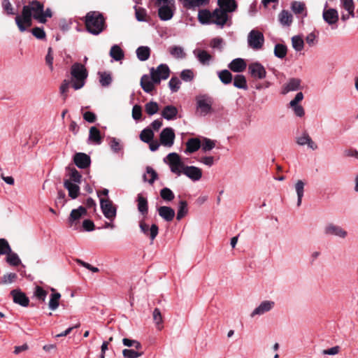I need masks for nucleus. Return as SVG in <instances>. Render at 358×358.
I'll return each mask as SVG.
<instances>
[{
  "mask_svg": "<svg viewBox=\"0 0 358 358\" xmlns=\"http://www.w3.org/2000/svg\"><path fill=\"white\" fill-rule=\"evenodd\" d=\"M84 22L87 31L96 36L103 32L106 28V19L99 11H90L84 17Z\"/></svg>",
  "mask_w": 358,
  "mask_h": 358,
  "instance_id": "1",
  "label": "nucleus"
},
{
  "mask_svg": "<svg viewBox=\"0 0 358 358\" xmlns=\"http://www.w3.org/2000/svg\"><path fill=\"white\" fill-rule=\"evenodd\" d=\"M71 76V85L75 90L84 87L88 76V72L85 66L79 62L72 64L70 71Z\"/></svg>",
  "mask_w": 358,
  "mask_h": 358,
  "instance_id": "2",
  "label": "nucleus"
},
{
  "mask_svg": "<svg viewBox=\"0 0 358 358\" xmlns=\"http://www.w3.org/2000/svg\"><path fill=\"white\" fill-rule=\"evenodd\" d=\"M213 99L208 94H201L196 97V110L202 116L212 113Z\"/></svg>",
  "mask_w": 358,
  "mask_h": 358,
  "instance_id": "3",
  "label": "nucleus"
},
{
  "mask_svg": "<svg viewBox=\"0 0 358 358\" xmlns=\"http://www.w3.org/2000/svg\"><path fill=\"white\" fill-rule=\"evenodd\" d=\"M166 158L168 159V164L172 173H175L178 176L182 174L186 165L181 160V158L178 153H169Z\"/></svg>",
  "mask_w": 358,
  "mask_h": 358,
  "instance_id": "4",
  "label": "nucleus"
},
{
  "mask_svg": "<svg viewBox=\"0 0 358 358\" xmlns=\"http://www.w3.org/2000/svg\"><path fill=\"white\" fill-rule=\"evenodd\" d=\"M247 41L250 48L259 50L262 49L265 40L262 32L257 29H252L249 32Z\"/></svg>",
  "mask_w": 358,
  "mask_h": 358,
  "instance_id": "5",
  "label": "nucleus"
},
{
  "mask_svg": "<svg viewBox=\"0 0 358 358\" xmlns=\"http://www.w3.org/2000/svg\"><path fill=\"white\" fill-rule=\"evenodd\" d=\"M150 76L156 84H159L162 80H166L170 76V69L166 64H159L156 69H150Z\"/></svg>",
  "mask_w": 358,
  "mask_h": 358,
  "instance_id": "6",
  "label": "nucleus"
},
{
  "mask_svg": "<svg viewBox=\"0 0 358 358\" xmlns=\"http://www.w3.org/2000/svg\"><path fill=\"white\" fill-rule=\"evenodd\" d=\"M212 24L222 29L225 25L231 26V18L224 10L217 8L212 12Z\"/></svg>",
  "mask_w": 358,
  "mask_h": 358,
  "instance_id": "7",
  "label": "nucleus"
},
{
  "mask_svg": "<svg viewBox=\"0 0 358 358\" xmlns=\"http://www.w3.org/2000/svg\"><path fill=\"white\" fill-rule=\"evenodd\" d=\"M100 207L106 218L110 221H113L117 215V208L113 205L112 201L108 199H100Z\"/></svg>",
  "mask_w": 358,
  "mask_h": 358,
  "instance_id": "8",
  "label": "nucleus"
},
{
  "mask_svg": "<svg viewBox=\"0 0 358 358\" xmlns=\"http://www.w3.org/2000/svg\"><path fill=\"white\" fill-rule=\"evenodd\" d=\"M32 16L33 15L29 13L27 7H23L22 15H16L15 18V23L21 32H24L27 29L24 24L27 27L31 26Z\"/></svg>",
  "mask_w": 358,
  "mask_h": 358,
  "instance_id": "9",
  "label": "nucleus"
},
{
  "mask_svg": "<svg viewBox=\"0 0 358 358\" xmlns=\"http://www.w3.org/2000/svg\"><path fill=\"white\" fill-rule=\"evenodd\" d=\"M32 16L33 15L29 13L27 7H23L22 15H16L15 18V23L21 32H24L27 29L24 24L27 27L31 26Z\"/></svg>",
  "mask_w": 358,
  "mask_h": 358,
  "instance_id": "10",
  "label": "nucleus"
},
{
  "mask_svg": "<svg viewBox=\"0 0 358 358\" xmlns=\"http://www.w3.org/2000/svg\"><path fill=\"white\" fill-rule=\"evenodd\" d=\"M175 138L174 130L171 127L163 129L159 134L160 143L166 147H171L174 143Z\"/></svg>",
  "mask_w": 358,
  "mask_h": 358,
  "instance_id": "11",
  "label": "nucleus"
},
{
  "mask_svg": "<svg viewBox=\"0 0 358 358\" xmlns=\"http://www.w3.org/2000/svg\"><path fill=\"white\" fill-rule=\"evenodd\" d=\"M324 233L327 236H335L341 238H345L348 235L345 229L333 223H329L324 227Z\"/></svg>",
  "mask_w": 358,
  "mask_h": 358,
  "instance_id": "12",
  "label": "nucleus"
},
{
  "mask_svg": "<svg viewBox=\"0 0 358 358\" xmlns=\"http://www.w3.org/2000/svg\"><path fill=\"white\" fill-rule=\"evenodd\" d=\"M248 72L252 78L257 79H263L266 76L265 68L257 62L249 64Z\"/></svg>",
  "mask_w": 358,
  "mask_h": 358,
  "instance_id": "13",
  "label": "nucleus"
},
{
  "mask_svg": "<svg viewBox=\"0 0 358 358\" xmlns=\"http://www.w3.org/2000/svg\"><path fill=\"white\" fill-rule=\"evenodd\" d=\"M275 302L273 301H263L253 311L250 313L251 317H255L257 315H262L266 313L269 312L273 308Z\"/></svg>",
  "mask_w": 358,
  "mask_h": 358,
  "instance_id": "14",
  "label": "nucleus"
},
{
  "mask_svg": "<svg viewBox=\"0 0 358 358\" xmlns=\"http://www.w3.org/2000/svg\"><path fill=\"white\" fill-rule=\"evenodd\" d=\"M139 227L141 232L149 237L151 241L155 240L159 232V228L157 224H152L151 227H149V225L143 220L140 222Z\"/></svg>",
  "mask_w": 358,
  "mask_h": 358,
  "instance_id": "15",
  "label": "nucleus"
},
{
  "mask_svg": "<svg viewBox=\"0 0 358 358\" xmlns=\"http://www.w3.org/2000/svg\"><path fill=\"white\" fill-rule=\"evenodd\" d=\"M13 301L15 303L22 307H27L29 304V299L20 289H15L10 292Z\"/></svg>",
  "mask_w": 358,
  "mask_h": 358,
  "instance_id": "16",
  "label": "nucleus"
},
{
  "mask_svg": "<svg viewBox=\"0 0 358 358\" xmlns=\"http://www.w3.org/2000/svg\"><path fill=\"white\" fill-rule=\"evenodd\" d=\"M185 176L189 178L192 181H198L202 178V170L194 166H185L182 173Z\"/></svg>",
  "mask_w": 358,
  "mask_h": 358,
  "instance_id": "17",
  "label": "nucleus"
},
{
  "mask_svg": "<svg viewBox=\"0 0 358 358\" xmlns=\"http://www.w3.org/2000/svg\"><path fill=\"white\" fill-rule=\"evenodd\" d=\"M73 162L79 169H84L90 166L91 159L87 154L78 152L74 155Z\"/></svg>",
  "mask_w": 358,
  "mask_h": 358,
  "instance_id": "18",
  "label": "nucleus"
},
{
  "mask_svg": "<svg viewBox=\"0 0 358 358\" xmlns=\"http://www.w3.org/2000/svg\"><path fill=\"white\" fill-rule=\"evenodd\" d=\"M324 20L329 25H334L338 21V11L334 8L324 9L322 13Z\"/></svg>",
  "mask_w": 358,
  "mask_h": 358,
  "instance_id": "19",
  "label": "nucleus"
},
{
  "mask_svg": "<svg viewBox=\"0 0 358 358\" xmlns=\"http://www.w3.org/2000/svg\"><path fill=\"white\" fill-rule=\"evenodd\" d=\"M159 215L165 221L171 222L175 217V210L169 206H160L157 208Z\"/></svg>",
  "mask_w": 358,
  "mask_h": 358,
  "instance_id": "20",
  "label": "nucleus"
},
{
  "mask_svg": "<svg viewBox=\"0 0 358 358\" xmlns=\"http://www.w3.org/2000/svg\"><path fill=\"white\" fill-rule=\"evenodd\" d=\"M220 9L227 14L235 11L237 8V3L235 0H217Z\"/></svg>",
  "mask_w": 358,
  "mask_h": 358,
  "instance_id": "21",
  "label": "nucleus"
},
{
  "mask_svg": "<svg viewBox=\"0 0 358 358\" xmlns=\"http://www.w3.org/2000/svg\"><path fill=\"white\" fill-rule=\"evenodd\" d=\"M155 82L152 80L151 76L143 75L141 78V86L146 93H151L155 89Z\"/></svg>",
  "mask_w": 358,
  "mask_h": 358,
  "instance_id": "22",
  "label": "nucleus"
},
{
  "mask_svg": "<svg viewBox=\"0 0 358 358\" xmlns=\"http://www.w3.org/2000/svg\"><path fill=\"white\" fill-rule=\"evenodd\" d=\"M178 110L177 108L173 105L166 106L161 113L163 118L167 120H173L176 119Z\"/></svg>",
  "mask_w": 358,
  "mask_h": 358,
  "instance_id": "23",
  "label": "nucleus"
},
{
  "mask_svg": "<svg viewBox=\"0 0 358 358\" xmlns=\"http://www.w3.org/2000/svg\"><path fill=\"white\" fill-rule=\"evenodd\" d=\"M23 7H27L29 13H31L33 17L35 19V16H40L41 12H43L44 5L40 1H32L29 5L24 6Z\"/></svg>",
  "mask_w": 358,
  "mask_h": 358,
  "instance_id": "24",
  "label": "nucleus"
},
{
  "mask_svg": "<svg viewBox=\"0 0 358 358\" xmlns=\"http://www.w3.org/2000/svg\"><path fill=\"white\" fill-rule=\"evenodd\" d=\"M64 186L68 190L69 196L72 199H75L78 196L80 193V187L77 184L71 182L69 180H65L64 182Z\"/></svg>",
  "mask_w": 358,
  "mask_h": 358,
  "instance_id": "25",
  "label": "nucleus"
},
{
  "mask_svg": "<svg viewBox=\"0 0 358 358\" xmlns=\"http://www.w3.org/2000/svg\"><path fill=\"white\" fill-rule=\"evenodd\" d=\"M296 143L299 145H307L308 148L315 150L317 149V145L313 141L307 132H303V134L296 138Z\"/></svg>",
  "mask_w": 358,
  "mask_h": 358,
  "instance_id": "26",
  "label": "nucleus"
},
{
  "mask_svg": "<svg viewBox=\"0 0 358 358\" xmlns=\"http://www.w3.org/2000/svg\"><path fill=\"white\" fill-rule=\"evenodd\" d=\"M173 10L171 6L168 5H162L158 9L159 17L163 21L171 20L173 16Z\"/></svg>",
  "mask_w": 358,
  "mask_h": 358,
  "instance_id": "27",
  "label": "nucleus"
},
{
  "mask_svg": "<svg viewBox=\"0 0 358 358\" xmlns=\"http://www.w3.org/2000/svg\"><path fill=\"white\" fill-rule=\"evenodd\" d=\"M247 64L243 59L236 58L233 59L228 65L230 70L234 72L240 73L243 71Z\"/></svg>",
  "mask_w": 358,
  "mask_h": 358,
  "instance_id": "28",
  "label": "nucleus"
},
{
  "mask_svg": "<svg viewBox=\"0 0 358 358\" xmlns=\"http://www.w3.org/2000/svg\"><path fill=\"white\" fill-rule=\"evenodd\" d=\"M86 214L87 210L82 206L76 209H73L69 217V222L72 225L74 222L78 221L83 215H85Z\"/></svg>",
  "mask_w": 358,
  "mask_h": 358,
  "instance_id": "29",
  "label": "nucleus"
},
{
  "mask_svg": "<svg viewBox=\"0 0 358 358\" xmlns=\"http://www.w3.org/2000/svg\"><path fill=\"white\" fill-rule=\"evenodd\" d=\"M212 12L208 9L199 10L198 13V20L202 24H212Z\"/></svg>",
  "mask_w": 358,
  "mask_h": 358,
  "instance_id": "30",
  "label": "nucleus"
},
{
  "mask_svg": "<svg viewBox=\"0 0 358 358\" xmlns=\"http://www.w3.org/2000/svg\"><path fill=\"white\" fill-rule=\"evenodd\" d=\"M301 80L299 78H291L285 85L282 93L286 94L291 91H296L301 88Z\"/></svg>",
  "mask_w": 358,
  "mask_h": 358,
  "instance_id": "31",
  "label": "nucleus"
},
{
  "mask_svg": "<svg viewBox=\"0 0 358 358\" xmlns=\"http://www.w3.org/2000/svg\"><path fill=\"white\" fill-rule=\"evenodd\" d=\"M194 54L199 62L203 65H208L212 59V56L203 50H194Z\"/></svg>",
  "mask_w": 358,
  "mask_h": 358,
  "instance_id": "32",
  "label": "nucleus"
},
{
  "mask_svg": "<svg viewBox=\"0 0 358 358\" xmlns=\"http://www.w3.org/2000/svg\"><path fill=\"white\" fill-rule=\"evenodd\" d=\"M201 148V141L197 138H189L186 142V153H193Z\"/></svg>",
  "mask_w": 358,
  "mask_h": 358,
  "instance_id": "33",
  "label": "nucleus"
},
{
  "mask_svg": "<svg viewBox=\"0 0 358 358\" xmlns=\"http://www.w3.org/2000/svg\"><path fill=\"white\" fill-rule=\"evenodd\" d=\"M88 140L96 145H100L102 143L100 131L96 127H92L90 129Z\"/></svg>",
  "mask_w": 358,
  "mask_h": 358,
  "instance_id": "34",
  "label": "nucleus"
},
{
  "mask_svg": "<svg viewBox=\"0 0 358 358\" xmlns=\"http://www.w3.org/2000/svg\"><path fill=\"white\" fill-rule=\"evenodd\" d=\"M157 179V173L151 166H147L146 173L143 174V181L148 182L149 184L152 185Z\"/></svg>",
  "mask_w": 358,
  "mask_h": 358,
  "instance_id": "35",
  "label": "nucleus"
},
{
  "mask_svg": "<svg viewBox=\"0 0 358 358\" xmlns=\"http://www.w3.org/2000/svg\"><path fill=\"white\" fill-rule=\"evenodd\" d=\"M209 0H183V6L187 9H194L208 4Z\"/></svg>",
  "mask_w": 358,
  "mask_h": 358,
  "instance_id": "36",
  "label": "nucleus"
},
{
  "mask_svg": "<svg viewBox=\"0 0 358 358\" xmlns=\"http://www.w3.org/2000/svg\"><path fill=\"white\" fill-rule=\"evenodd\" d=\"M137 58L145 62L148 60L150 56V48L148 46H140L136 50Z\"/></svg>",
  "mask_w": 358,
  "mask_h": 358,
  "instance_id": "37",
  "label": "nucleus"
},
{
  "mask_svg": "<svg viewBox=\"0 0 358 358\" xmlns=\"http://www.w3.org/2000/svg\"><path fill=\"white\" fill-rule=\"evenodd\" d=\"M170 55L176 59H184L186 57V53L184 48L178 45H173L169 48Z\"/></svg>",
  "mask_w": 358,
  "mask_h": 358,
  "instance_id": "38",
  "label": "nucleus"
},
{
  "mask_svg": "<svg viewBox=\"0 0 358 358\" xmlns=\"http://www.w3.org/2000/svg\"><path fill=\"white\" fill-rule=\"evenodd\" d=\"M304 187L305 182L301 180H297L294 185L295 191L297 194V206H300L301 205L304 193Z\"/></svg>",
  "mask_w": 358,
  "mask_h": 358,
  "instance_id": "39",
  "label": "nucleus"
},
{
  "mask_svg": "<svg viewBox=\"0 0 358 358\" xmlns=\"http://www.w3.org/2000/svg\"><path fill=\"white\" fill-rule=\"evenodd\" d=\"M138 210L143 215H147L148 212V200L141 194H138L137 196Z\"/></svg>",
  "mask_w": 358,
  "mask_h": 358,
  "instance_id": "40",
  "label": "nucleus"
},
{
  "mask_svg": "<svg viewBox=\"0 0 358 358\" xmlns=\"http://www.w3.org/2000/svg\"><path fill=\"white\" fill-rule=\"evenodd\" d=\"M279 21L283 26H289L292 22V15L286 10H282L278 15Z\"/></svg>",
  "mask_w": 358,
  "mask_h": 358,
  "instance_id": "41",
  "label": "nucleus"
},
{
  "mask_svg": "<svg viewBox=\"0 0 358 358\" xmlns=\"http://www.w3.org/2000/svg\"><path fill=\"white\" fill-rule=\"evenodd\" d=\"M234 86L238 89L247 90L248 85L245 76L237 74L234 78Z\"/></svg>",
  "mask_w": 358,
  "mask_h": 358,
  "instance_id": "42",
  "label": "nucleus"
},
{
  "mask_svg": "<svg viewBox=\"0 0 358 358\" xmlns=\"http://www.w3.org/2000/svg\"><path fill=\"white\" fill-rule=\"evenodd\" d=\"M61 294L59 292L52 293L50 296L48 307L51 310H55L59 306Z\"/></svg>",
  "mask_w": 358,
  "mask_h": 358,
  "instance_id": "43",
  "label": "nucleus"
},
{
  "mask_svg": "<svg viewBox=\"0 0 358 358\" xmlns=\"http://www.w3.org/2000/svg\"><path fill=\"white\" fill-rule=\"evenodd\" d=\"M110 56L115 61H120L124 58V55L119 45H114L110 48Z\"/></svg>",
  "mask_w": 358,
  "mask_h": 358,
  "instance_id": "44",
  "label": "nucleus"
},
{
  "mask_svg": "<svg viewBox=\"0 0 358 358\" xmlns=\"http://www.w3.org/2000/svg\"><path fill=\"white\" fill-rule=\"evenodd\" d=\"M153 138L154 132L149 127L143 129L140 134V139L144 143H149L152 141Z\"/></svg>",
  "mask_w": 358,
  "mask_h": 358,
  "instance_id": "45",
  "label": "nucleus"
},
{
  "mask_svg": "<svg viewBox=\"0 0 358 358\" xmlns=\"http://www.w3.org/2000/svg\"><path fill=\"white\" fill-rule=\"evenodd\" d=\"M135 17L138 22H148L147 11L145 8L134 6Z\"/></svg>",
  "mask_w": 358,
  "mask_h": 358,
  "instance_id": "46",
  "label": "nucleus"
},
{
  "mask_svg": "<svg viewBox=\"0 0 358 358\" xmlns=\"http://www.w3.org/2000/svg\"><path fill=\"white\" fill-rule=\"evenodd\" d=\"M152 317L157 329L158 330H162L163 328V319L161 311L158 308L154 309L152 313Z\"/></svg>",
  "mask_w": 358,
  "mask_h": 358,
  "instance_id": "47",
  "label": "nucleus"
},
{
  "mask_svg": "<svg viewBox=\"0 0 358 358\" xmlns=\"http://www.w3.org/2000/svg\"><path fill=\"white\" fill-rule=\"evenodd\" d=\"M292 48L297 52L301 51L304 47V41L301 36H294L292 37Z\"/></svg>",
  "mask_w": 358,
  "mask_h": 358,
  "instance_id": "48",
  "label": "nucleus"
},
{
  "mask_svg": "<svg viewBox=\"0 0 358 358\" xmlns=\"http://www.w3.org/2000/svg\"><path fill=\"white\" fill-rule=\"evenodd\" d=\"M287 53V46L284 44L278 43L274 48V55L276 57L283 59Z\"/></svg>",
  "mask_w": 358,
  "mask_h": 358,
  "instance_id": "49",
  "label": "nucleus"
},
{
  "mask_svg": "<svg viewBox=\"0 0 358 358\" xmlns=\"http://www.w3.org/2000/svg\"><path fill=\"white\" fill-rule=\"evenodd\" d=\"M188 213L187 203L186 201H180L178 203V209L177 212V220H180Z\"/></svg>",
  "mask_w": 358,
  "mask_h": 358,
  "instance_id": "50",
  "label": "nucleus"
},
{
  "mask_svg": "<svg viewBox=\"0 0 358 358\" xmlns=\"http://www.w3.org/2000/svg\"><path fill=\"white\" fill-rule=\"evenodd\" d=\"M143 354L144 352L141 350L124 349L122 350V355L124 358H138Z\"/></svg>",
  "mask_w": 358,
  "mask_h": 358,
  "instance_id": "51",
  "label": "nucleus"
},
{
  "mask_svg": "<svg viewBox=\"0 0 358 358\" xmlns=\"http://www.w3.org/2000/svg\"><path fill=\"white\" fill-rule=\"evenodd\" d=\"M218 77L221 82L225 85L231 83L233 78L231 73L226 69L219 71Z\"/></svg>",
  "mask_w": 358,
  "mask_h": 358,
  "instance_id": "52",
  "label": "nucleus"
},
{
  "mask_svg": "<svg viewBox=\"0 0 358 358\" xmlns=\"http://www.w3.org/2000/svg\"><path fill=\"white\" fill-rule=\"evenodd\" d=\"M160 196L164 201L167 202L172 201L175 198L173 191L168 187H164L160 190Z\"/></svg>",
  "mask_w": 358,
  "mask_h": 358,
  "instance_id": "53",
  "label": "nucleus"
},
{
  "mask_svg": "<svg viewBox=\"0 0 358 358\" xmlns=\"http://www.w3.org/2000/svg\"><path fill=\"white\" fill-rule=\"evenodd\" d=\"M145 110L148 115H153L158 112L159 105L155 101H149L145 105Z\"/></svg>",
  "mask_w": 358,
  "mask_h": 358,
  "instance_id": "54",
  "label": "nucleus"
},
{
  "mask_svg": "<svg viewBox=\"0 0 358 358\" xmlns=\"http://www.w3.org/2000/svg\"><path fill=\"white\" fill-rule=\"evenodd\" d=\"M99 82L103 87H108L112 83V77L109 73L99 72Z\"/></svg>",
  "mask_w": 358,
  "mask_h": 358,
  "instance_id": "55",
  "label": "nucleus"
},
{
  "mask_svg": "<svg viewBox=\"0 0 358 358\" xmlns=\"http://www.w3.org/2000/svg\"><path fill=\"white\" fill-rule=\"evenodd\" d=\"M122 343L124 345L129 348H134L136 350H140L142 349V345L140 342L136 340H133L127 338L122 339Z\"/></svg>",
  "mask_w": 358,
  "mask_h": 358,
  "instance_id": "56",
  "label": "nucleus"
},
{
  "mask_svg": "<svg viewBox=\"0 0 358 358\" xmlns=\"http://www.w3.org/2000/svg\"><path fill=\"white\" fill-rule=\"evenodd\" d=\"M181 81L178 77H172L169 82V87L171 92H176L179 90Z\"/></svg>",
  "mask_w": 358,
  "mask_h": 358,
  "instance_id": "57",
  "label": "nucleus"
},
{
  "mask_svg": "<svg viewBox=\"0 0 358 358\" xmlns=\"http://www.w3.org/2000/svg\"><path fill=\"white\" fill-rule=\"evenodd\" d=\"M6 261L10 265L13 266H17L21 263L18 255L15 252H12V251L10 253L7 254Z\"/></svg>",
  "mask_w": 358,
  "mask_h": 358,
  "instance_id": "58",
  "label": "nucleus"
},
{
  "mask_svg": "<svg viewBox=\"0 0 358 358\" xmlns=\"http://www.w3.org/2000/svg\"><path fill=\"white\" fill-rule=\"evenodd\" d=\"M342 6L345 10L350 13V15H351V17H355L354 12L355 6L353 0H343Z\"/></svg>",
  "mask_w": 358,
  "mask_h": 358,
  "instance_id": "59",
  "label": "nucleus"
},
{
  "mask_svg": "<svg viewBox=\"0 0 358 358\" xmlns=\"http://www.w3.org/2000/svg\"><path fill=\"white\" fill-rule=\"evenodd\" d=\"M180 78L185 82H191L194 80V73L191 69H185L181 71Z\"/></svg>",
  "mask_w": 358,
  "mask_h": 358,
  "instance_id": "60",
  "label": "nucleus"
},
{
  "mask_svg": "<svg viewBox=\"0 0 358 358\" xmlns=\"http://www.w3.org/2000/svg\"><path fill=\"white\" fill-rule=\"evenodd\" d=\"M110 149L113 152L117 153L122 149V145L120 144V142L116 138H111L109 143Z\"/></svg>",
  "mask_w": 358,
  "mask_h": 358,
  "instance_id": "61",
  "label": "nucleus"
},
{
  "mask_svg": "<svg viewBox=\"0 0 358 358\" xmlns=\"http://www.w3.org/2000/svg\"><path fill=\"white\" fill-rule=\"evenodd\" d=\"M292 10L295 14H301L305 10V4L300 1H293L291 5Z\"/></svg>",
  "mask_w": 358,
  "mask_h": 358,
  "instance_id": "62",
  "label": "nucleus"
},
{
  "mask_svg": "<svg viewBox=\"0 0 358 358\" xmlns=\"http://www.w3.org/2000/svg\"><path fill=\"white\" fill-rule=\"evenodd\" d=\"M34 296L42 301H45L48 292L40 286H36L34 292Z\"/></svg>",
  "mask_w": 358,
  "mask_h": 358,
  "instance_id": "63",
  "label": "nucleus"
},
{
  "mask_svg": "<svg viewBox=\"0 0 358 358\" xmlns=\"http://www.w3.org/2000/svg\"><path fill=\"white\" fill-rule=\"evenodd\" d=\"M66 203V199L65 192L62 190H59L57 192V196L55 199V205L57 206L63 207Z\"/></svg>",
  "mask_w": 358,
  "mask_h": 358,
  "instance_id": "64",
  "label": "nucleus"
}]
</instances>
